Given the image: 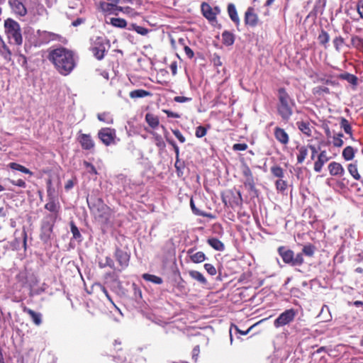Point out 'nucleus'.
I'll return each mask as SVG.
<instances>
[{
	"mask_svg": "<svg viewBox=\"0 0 363 363\" xmlns=\"http://www.w3.org/2000/svg\"><path fill=\"white\" fill-rule=\"evenodd\" d=\"M48 59L57 72L64 76L69 74L76 66L74 52L65 48L60 47L51 50Z\"/></svg>",
	"mask_w": 363,
	"mask_h": 363,
	"instance_id": "nucleus-1",
	"label": "nucleus"
},
{
	"mask_svg": "<svg viewBox=\"0 0 363 363\" xmlns=\"http://www.w3.org/2000/svg\"><path fill=\"white\" fill-rule=\"evenodd\" d=\"M277 96V113L284 121L288 122L293 115L296 106L295 101L284 88L279 89Z\"/></svg>",
	"mask_w": 363,
	"mask_h": 363,
	"instance_id": "nucleus-2",
	"label": "nucleus"
},
{
	"mask_svg": "<svg viewBox=\"0 0 363 363\" xmlns=\"http://www.w3.org/2000/svg\"><path fill=\"white\" fill-rule=\"evenodd\" d=\"M5 32L10 42L16 45H21L23 38L21 33L19 24L11 19L8 18L4 21Z\"/></svg>",
	"mask_w": 363,
	"mask_h": 363,
	"instance_id": "nucleus-3",
	"label": "nucleus"
},
{
	"mask_svg": "<svg viewBox=\"0 0 363 363\" xmlns=\"http://www.w3.org/2000/svg\"><path fill=\"white\" fill-rule=\"evenodd\" d=\"M98 137L106 146L115 145L119 141L116 131L111 128H102L98 132Z\"/></svg>",
	"mask_w": 363,
	"mask_h": 363,
	"instance_id": "nucleus-4",
	"label": "nucleus"
},
{
	"mask_svg": "<svg viewBox=\"0 0 363 363\" xmlns=\"http://www.w3.org/2000/svg\"><path fill=\"white\" fill-rule=\"evenodd\" d=\"M91 40L92 42L90 49L93 55L98 60L103 59L105 52L108 47L106 39L104 37H96Z\"/></svg>",
	"mask_w": 363,
	"mask_h": 363,
	"instance_id": "nucleus-5",
	"label": "nucleus"
},
{
	"mask_svg": "<svg viewBox=\"0 0 363 363\" xmlns=\"http://www.w3.org/2000/svg\"><path fill=\"white\" fill-rule=\"evenodd\" d=\"M297 315V311L290 308L281 313L274 321V326L276 328L285 326L294 321Z\"/></svg>",
	"mask_w": 363,
	"mask_h": 363,
	"instance_id": "nucleus-6",
	"label": "nucleus"
},
{
	"mask_svg": "<svg viewBox=\"0 0 363 363\" xmlns=\"http://www.w3.org/2000/svg\"><path fill=\"white\" fill-rule=\"evenodd\" d=\"M88 206L91 211L99 217H101L106 220L108 218L109 216V208L104 203L101 199H98L95 203H92L89 200H87Z\"/></svg>",
	"mask_w": 363,
	"mask_h": 363,
	"instance_id": "nucleus-7",
	"label": "nucleus"
},
{
	"mask_svg": "<svg viewBox=\"0 0 363 363\" xmlns=\"http://www.w3.org/2000/svg\"><path fill=\"white\" fill-rule=\"evenodd\" d=\"M56 215H48L44 218L42 223V232L45 236L50 237L52 231L53 225L56 221Z\"/></svg>",
	"mask_w": 363,
	"mask_h": 363,
	"instance_id": "nucleus-8",
	"label": "nucleus"
},
{
	"mask_svg": "<svg viewBox=\"0 0 363 363\" xmlns=\"http://www.w3.org/2000/svg\"><path fill=\"white\" fill-rule=\"evenodd\" d=\"M9 6L12 11L17 16H25L27 13V9L23 2V0H9Z\"/></svg>",
	"mask_w": 363,
	"mask_h": 363,
	"instance_id": "nucleus-9",
	"label": "nucleus"
},
{
	"mask_svg": "<svg viewBox=\"0 0 363 363\" xmlns=\"http://www.w3.org/2000/svg\"><path fill=\"white\" fill-rule=\"evenodd\" d=\"M37 38L40 44H47L50 41L57 40L59 35L52 32L38 30L37 31Z\"/></svg>",
	"mask_w": 363,
	"mask_h": 363,
	"instance_id": "nucleus-10",
	"label": "nucleus"
},
{
	"mask_svg": "<svg viewBox=\"0 0 363 363\" xmlns=\"http://www.w3.org/2000/svg\"><path fill=\"white\" fill-rule=\"evenodd\" d=\"M115 257L122 268H125L128 266L130 256L126 252L117 248L116 250Z\"/></svg>",
	"mask_w": 363,
	"mask_h": 363,
	"instance_id": "nucleus-11",
	"label": "nucleus"
},
{
	"mask_svg": "<svg viewBox=\"0 0 363 363\" xmlns=\"http://www.w3.org/2000/svg\"><path fill=\"white\" fill-rule=\"evenodd\" d=\"M278 252L286 264L293 265L294 253L292 250H287L284 247H279Z\"/></svg>",
	"mask_w": 363,
	"mask_h": 363,
	"instance_id": "nucleus-12",
	"label": "nucleus"
},
{
	"mask_svg": "<svg viewBox=\"0 0 363 363\" xmlns=\"http://www.w3.org/2000/svg\"><path fill=\"white\" fill-rule=\"evenodd\" d=\"M328 170L332 176L342 177L345 174L342 165L336 162H332L328 165Z\"/></svg>",
	"mask_w": 363,
	"mask_h": 363,
	"instance_id": "nucleus-13",
	"label": "nucleus"
},
{
	"mask_svg": "<svg viewBox=\"0 0 363 363\" xmlns=\"http://www.w3.org/2000/svg\"><path fill=\"white\" fill-rule=\"evenodd\" d=\"M329 160V157L327 155V152L325 150H323L320 152L317 161L315 162L314 164V170L316 172H320L325 162Z\"/></svg>",
	"mask_w": 363,
	"mask_h": 363,
	"instance_id": "nucleus-14",
	"label": "nucleus"
},
{
	"mask_svg": "<svg viewBox=\"0 0 363 363\" xmlns=\"http://www.w3.org/2000/svg\"><path fill=\"white\" fill-rule=\"evenodd\" d=\"M258 18L251 7L248 8L245 12V21L247 25L255 26L257 24Z\"/></svg>",
	"mask_w": 363,
	"mask_h": 363,
	"instance_id": "nucleus-15",
	"label": "nucleus"
},
{
	"mask_svg": "<svg viewBox=\"0 0 363 363\" xmlns=\"http://www.w3.org/2000/svg\"><path fill=\"white\" fill-rule=\"evenodd\" d=\"M274 137L282 145H286L289 143V137L287 133L279 127L274 128Z\"/></svg>",
	"mask_w": 363,
	"mask_h": 363,
	"instance_id": "nucleus-16",
	"label": "nucleus"
},
{
	"mask_svg": "<svg viewBox=\"0 0 363 363\" xmlns=\"http://www.w3.org/2000/svg\"><path fill=\"white\" fill-rule=\"evenodd\" d=\"M60 208L59 202L56 201L53 198H50L45 205V208L52 213L50 215H56L57 217L58 216Z\"/></svg>",
	"mask_w": 363,
	"mask_h": 363,
	"instance_id": "nucleus-17",
	"label": "nucleus"
},
{
	"mask_svg": "<svg viewBox=\"0 0 363 363\" xmlns=\"http://www.w3.org/2000/svg\"><path fill=\"white\" fill-rule=\"evenodd\" d=\"M79 142L83 149L91 150L94 147V142L89 135L82 134L80 136Z\"/></svg>",
	"mask_w": 363,
	"mask_h": 363,
	"instance_id": "nucleus-18",
	"label": "nucleus"
},
{
	"mask_svg": "<svg viewBox=\"0 0 363 363\" xmlns=\"http://www.w3.org/2000/svg\"><path fill=\"white\" fill-rule=\"evenodd\" d=\"M189 275L191 279L198 281L201 285L206 286L208 284L207 279L200 272L196 270L189 271Z\"/></svg>",
	"mask_w": 363,
	"mask_h": 363,
	"instance_id": "nucleus-19",
	"label": "nucleus"
},
{
	"mask_svg": "<svg viewBox=\"0 0 363 363\" xmlns=\"http://www.w3.org/2000/svg\"><path fill=\"white\" fill-rule=\"evenodd\" d=\"M201 11L203 15L210 21L216 20V13L213 11L211 7L206 3L201 4Z\"/></svg>",
	"mask_w": 363,
	"mask_h": 363,
	"instance_id": "nucleus-20",
	"label": "nucleus"
},
{
	"mask_svg": "<svg viewBox=\"0 0 363 363\" xmlns=\"http://www.w3.org/2000/svg\"><path fill=\"white\" fill-rule=\"evenodd\" d=\"M23 311L30 316L33 322L36 325H40L42 323V315L40 313L35 312L27 308H25Z\"/></svg>",
	"mask_w": 363,
	"mask_h": 363,
	"instance_id": "nucleus-21",
	"label": "nucleus"
},
{
	"mask_svg": "<svg viewBox=\"0 0 363 363\" xmlns=\"http://www.w3.org/2000/svg\"><path fill=\"white\" fill-rule=\"evenodd\" d=\"M297 127L299 130L307 136H311L312 130L308 122L299 121L296 123Z\"/></svg>",
	"mask_w": 363,
	"mask_h": 363,
	"instance_id": "nucleus-22",
	"label": "nucleus"
},
{
	"mask_svg": "<svg viewBox=\"0 0 363 363\" xmlns=\"http://www.w3.org/2000/svg\"><path fill=\"white\" fill-rule=\"evenodd\" d=\"M145 121L153 129L157 128L160 124L159 118L150 113L145 115Z\"/></svg>",
	"mask_w": 363,
	"mask_h": 363,
	"instance_id": "nucleus-23",
	"label": "nucleus"
},
{
	"mask_svg": "<svg viewBox=\"0 0 363 363\" xmlns=\"http://www.w3.org/2000/svg\"><path fill=\"white\" fill-rule=\"evenodd\" d=\"M208 244L213 247L214 250L218 251H223L225 249L224 244L216 238H211L208 239Z\"/></svg>",
	"mask_w": 363,
	"mask_h": 363,
	"instance_id": "nucleus-24",
	"label": "nucleus"
},
{
	"mask_svg": "<svg viewBox=\"0 0 363 363\" xmlns=\"http://www.w3.org/2000/svg\"><path fill=\"white\" fill-rule=\"evenodd\" d=\"M0 54L6 60H11V52L2 40H0Z\"/></svg>",
	"mask_w": 363,
	"mask_h": 363,
	"instance_id": "nucleus-25",
	"label": "nucleus"
},
{
	"mask_svg": "<svg viewBox=\"0 0 363 363\" xmlns=\"http://www.w3.org/2000/svg\"><path fill=\"white\" fill-rule=\"evenodd\" d=\"M228 13L230 19L237 25L240 23V19L237 13V10L233 4H229L228 6Z\"/></svg>",
	"mask_w": 363,
	"mask_h": 363,
	"instance_id": "nucleus-26",
	"label": "nucleus"
},
{
	"mask_svg": "<svg viewBox=\"0 0 363 363\" xmlns=\"http://www.w3.org/2000/svg\"><path fill=\"white\" fill-rule=\"evenodd\" d=\"M128 30H134L137 33H138V34H140L141 35H147L149 33V32L150 31V30H149V29H147L146 28L138 26L135 23L130 24L128 28Z\"/></svg>",
	"mask_w": 363,
	"mask_h": 363,
	"instance_id": "nucleus-27",
	"label": "nucleus"
},
{
	"mask_svg": "<svg viewBox=\"0 0 363 363\" xmlns=\"http://www.w3.org/2000/svg\"><path fill=\"white\" fill-rule=\"evenodd\" d=\"M297 150L298 151L297 155V162L298 163L301 164L308 155V148L306 146H298Z\"/></svg>",
	"mask_w": 363,
	"mask_h": 363,
	"instance_id": "nucleus-28",
	"label": "nucleus"
},
{
	"mask_svg": "<svg viewBox=\"0 0 363 363\" xmlns=\"http://www.w3.org/2000/svg\"><path fill=\"white\" fill-rule=\"evenodd\" d=\"M347 170L350 175L355 179V180H360L361 176L358 172L357 169V165L355 163H351L349 164L347 166Z\"/></svg>",
	"mask_w": 363,
	"mask_h": 363,
	"instance_id": "nucleus-29",
	"label": "nucleus"
},
{
	"mask_svg": "<svg viewBox=\"0 0 363 363\" xmlns=\"http://www.w3.org/2000/svg\"><path fill=\"white\" fill-rule=\"evenodd\" d=\"M222 40L225 45H232L235 41L234 35L230 32L225 30L222 33Z\"/></svg>",
	"mask_w": 363,
	"mask_h": 363,
	"instance_id": "nucleus-30",
	"label": "nucleus"
},
{
	"mask_svg": "<svg viewBox=\"0 0 363 363\" xmlns=\"http://www.w3.org/2000/svg\"><path fill=\"white\" fill-rule=\"evenodd\" d=\"M355 151L351 146L346 147L342 151V157L347 161L352 160L354 157Z\"/></svg>",
	"mask_w": 363,
	"mask_h": 363,
	"instance_id": "nucleus-31",
	"label": "nucleus"
},
{
	"mask_svg": "<svg viewBox=\"0 0 363 363\" xmlns=\"http://www.w3.org/2000/svg\"><path fill=\"white\" fill-rule=\"evenodd\" d=\"M150 93L149 91H147L143 89H136L134 91H130V96L132 99H136V98H143L147 96H150Z\"/></svg>",
	"mask_w": 363,
	"mask_h": 363,
	"instance_id": "nucleus-32",
	"label": "nucleus"
},
{
	"mask_svg": "<svg viewBox=\"0 0 363 363\" xmlns=\"http://www.w3.org/2000/svg\"><path fill=\"white\" fill-rule=\"evenodd\" d=\"M143 278L145 281H150V282H152L156 284H161L163 282L162 278H160L157 276L153 275V274H143Z\"/></svg>",
	"mask_w": 363,
	"mask_h": 363,
	"instance_id": "nucleus-33",
	"label": "nucleus"
},
{
	"mask_svg": "<svg viewBox=\"0 0 363 363\" xmlns=\"http://www.w3.org/2000/svg\"><path fill=\"white\" fill-rule=\"evenodd\" d=\"M340 127L344 130L345 133L350 135L351 138L352 137V127L346 118H340Z\"/></svg>",
	"mask_w": 363,
	"mask_h": 363,
	"instance_id": "nucleus-34",
	"label": "nucleus"
},
{
	"mask_svg": "<svg viewBox=\"0 0 363 363\" xmlns=\"http://www.w3.org/2000/svg\"><path fill=\"white\" fill-rule=\"evenodd\" d=\"M9 165L10 168L12 169L17 170V171H19V172H21L23 173L28 174L30 175L33 174V173L28 169H27L26 167H23V165H21L20 164H18L16 162H11Z\"/></svg>",
	"mask_w": 363,
	"mask_h": 363,
	"instance_id": "nucleus-35",
	"label": "nucleus"
},
{
	"mask_svg": "<svg viewBox=\"0 0 363 363\" xmlns=\"http://www.w3.org/2000/svg\"><path fill=\"white\" fill-rule=\"evenodd\" d=\"M340 78L342 79L346 80L350 84L352 85H357V77L354 76V74H350V73H344L340 75Z\"/></svg>",
	"mask_w": 363,
	"mask_h": 363,
	"instance_id": "nucleus-36",
	"label": "nucleus"
},
{
	"mask_svg": "<svg viewBox=\"0 0 363 363\" xmlns=\"http://www.w3.org/2000/svg\"><path fill=\"white\" fill-rule=\"evenodd\" d=\"M111 23L113 26L121 28H125L127 26L126 21L123 18H111Z\"/></svg>",
	"mask_w": 363,
	"mask_h": 363,
	"instance_id": "nucleus-37",
	"label": "nucleus"
},
{
	"mask_svg": "<svg viewBox=\"0 0 363 363\" xmlns=\"http://www.w3.org/2000/svg\"><path fill=\"white\" fill-rule=\"evenodd\" d=\"M270 171H271V173L274 177H276L279 179H281L284 176V169L278 165L272 166L270 169Z\"/></svg>",
	"mask_w": 363,
	"mask_h": 363,
	"instance_id": "nucleus-38",
	"label": "nucleus"
},
{
	"mask_svg": "<svg viewBox=\"0 0 363 363\" xmlns=\"http://www.w3.org/2000/svg\"><path fill=\"white\" fill-rule=\"evenodd\" d=\"M191 259L194 263H201L206 259V255L203 252H197L191 256Z\"/></svg>",
	"mask_w": 363,
	"mask_h": 363,
	"instance_id": "nucleus-39",
	"label": "nucleus"
},
{
	"mask_svg": "<svg viewBox=\"0 0 363 363\" xmlns=\"http://www.w3.org/2000/svg\"><path fill=\"white\" fill-rule=\"evenodd\" d=\"M99 266L100 268H104L106 267H109L111 269L114 268V262L113 259L109 257H106L105 260L99 261Z\"/></svg>",
	"mask_w": 363,
	"mask_h": 363,
	"instance_id": "nucleus-40",
	"label": "nucleus"
},
{
	"mask_svg": "<svg viewBox=\"0 0 363 363\" xmlns=\"http://www.w3.org/2000/svg\"><path fill=\"white\" fill-rule=\"evenodd\" d=\"M83 165L84 168L86 169V171L87 173L90 174L91 175H96L97 171L95 168V167L91 164L90 162L87 161H84Z\"/></svg>",
	"mask_w": 363,
	"mask_h": 363,
	"instance_id": "nucleus-41",
	"label": "nucleus"
},
{
	"mask_svg": "<svg viewBox=\"0 0 363 363\" xmlns=\"http://www.w3.org/2000/svg\"><path fill=\"white\" fill-rule=\"evenodd\" d=\"M97 118L99 121L105 122L108 124L113 123V119L109 116L107 113H101L97 115Z\"/></svg>",
	"mask_w": 363,
	"mask_h": 363,
	"instance_id": "nucleus-42",
	"label": "nucleus"
},
{
	"mask_svg": "<svg viewBox=\"0 0 363 363\" xmlns=\"http://www.w3.org/2000/svg\"><path fill=\"white\" fill-rule=\"evenodd\" d=\"M276 188L278 191H284L287 188V183L286 181L279 179L275 182Z\"/></svg>",
	"mask_w": 363,
	"mask_h": 363,
	"instance_id": "nucleus-43",
	"label": "nucleus"
},
{
	"mask_svg": "<svg viewBox=\"0 0 363 363\" xmlns=\"http://www.w3.org/2000/svg\"><path fill=\"white\" fill-rule=\"evenodd\" d=\"M154 136L155 142L157 146L159 147H164L165 146V143L162 138V136L157 133H152Z\"/></svg>",
	"mask_w": 363,
	"mask_h": 363,
	"instance_id": "nucleus-44",
	"label": "nucleus"
},
{
	"mask_svg": "<svg viewBox=\"0 0 363 363\" xmlns=\"http://www.w3.org/2000/svg\"><path fill=\"white\" fill-rule=\"evenodd\" d=\"M71 232L73 235V238L74 239H79L81 238V233L78 229V228L74 225L73 222L70 223Z\"/></svg>",
	"mask_w": 363,
	"mask_h": 363,
	"instance_id": "nucleus-45",
	"label": "nucleus"
},
{
	"mask_svg": "<svg viewBox=\"0 0 363 363\" xmlns=\"http://www.w3.org/2000/svg\"><path fill=\"white\" fill-rule=\"evenodd\" d=\"M174 167L177 169V175L179 177L182 176L183 172H182V169H184V162H181L179 160V159H177L176 160V162H175V164H174Z\"/></svg>",
	"mask_w": 363,
	"mask_h": 363,
	"instance_id": "nucleus-46",
	"label": "nucleus"
},
{
	"mask_svg": "<svg viewBox=\"0 0 363 363\" xmlns=\"http://www.w3.org/2000/svg\"><path fill=\"white\" fill-rule=\"evenodd\" d=\"M303 262V257L301 253L297 254L296 256L294 255V261L292 266L301 265Z\"/></svg>",
	"mask_w": 363,
	"mask_h": 363,
	"instance_id": "nucleus-47",
	"label": "nucleus"
},
{
	"mask_svg": "<svg viewBox=\"0 0 363 363\" xmlns=\"http://www.w3.org/2000/svg\"><path fill=\"white\" fill-rule=\"evenodd\" d=\"M244 184L245 186L248 187V189L251 190L253 189L255 187V182L253 177L252 176L250 177H245Z\"/></svg>",
	"mask_w": 363,
	"mask_h": 363,
	"instance_id": "nucleus-48",
	"label": "nucleus"
},
{
	"mask_svg": "<svg viewBox=\"0 0 363 363\" xmlns=\"http://www.w3.org/2000/svg\"><path fill=\"white\" fill-rule=\"evenodd\" d=\"M302 251L307 256H312L314 254V248L311 245H305Z\"/></svg>",
	"mask_w": 363,
	"mask_h": 363,
	"instance_id": "nucleus-49",
	"label": "nucleus"
},
{
	"mask_svg": "<svg viewBox=\"0 0 363 363\" xmlns=\"http://www.w3.org/2000/svg\"><path fill=\"white\" fill-rule=\"evenodd\" d=\"M204 269L206 272L211 276H213L216 274V269L213 265L209 263H206L204 264Z\"/></svg>",
	"mask_w": 363,
	"mask_h": 363,
	"instance_id": "nucleus-50",
	"label": "nucleus"
},
{
	"mask_svg": "<svg viewBox=\"0 0 363 363\" xmlns=\"http://www.w3.org/2000/svg\"><path fill=\"white\" fill-rule=\"evenodd\" d=\"M206 129L204 127L199 125L196 128L195 135L197 138H202L206 135Z\"/></svg>",
	"mask_w": 363,
	"mask_h": 363,
	"instance_id": "nucleus-51",
	"label": "nucleus"
},
{
	"mask_svg": "<svg viewBox=\"0 0 363 363\" xmlns=\"http://www.w3.org/2000/svg\"><path fill=\"white\" fill-rule=\"evenodd\" d=\"M172 133L179 140L180 143H184L186 141L185 137L182 134V133L179 130H173Z\"/></svg>",
	"mask_w": 363,
	"mask_h": 363,
	"instance_id": "nucleus-52",
	"label": "nucleus"
},
{
	"mask_svg": "<svg viewBox=\"0 0 363 363\" xmlns=\"http://www.w3.org/2000/svg\"><path fill=\"white\" fill-rule=\"evenodd\" d=\"M174 101L177 103H186L191 101V98L177 96L174 98Z\"/></svg>",
	"mask_w": 363,
	"mask_h": 363,
	"instance_id": "nucleus-53",
	"label": "nucleus"
},
{
	"mask_svg": "<svg viewBox=\"0 0 363 363\" xmlns=\"http://www.w3.org/2000/svg\"><path fill=\"white\" fill-rule=\"evenodd\" d=\"M247 148V145L245 143H236L233 145V149L238 151H244Z\"/></svg>",
	"mask_w": 363,
	"mask_h": 363,
	"instance_id": "nucleus-54",
	"label": "nucleus"
},
{
	"mask_svg": "<svg viewBox=\"0 0 363 363\" xmlns=\"http://www.w3.org/2000/svg\"><path fill=\"white\" fill-rule=\"evenodd\" d=\"M318 38L322 44H325L328 42L329 35L326 32L323 31L321 34L319 35Z\"/></svg>",
	"mask_w": 363,
	"mask_h": 363,
	"instance_id": "nucleus-55",
	"label": "nucleus"
},
{
	"mask_svg": "<svg viewBox=\"0 0 363 363\" xmlns=\"http://www.w3.org/2000/svg\"><path fill=\"white\" fill-rule=\"evenodd\" d=\"M333 145L337 147H340L343 145L344 143L342 139L337 138V136H333Z\"/></svg>",
	"mask_w": 363,
	"mask_h": 363,
	"instance_id": "nucleus-56",
	"label": "nucleus"
},
{
	"mask_svg": "<svg viewBox=\"0 0 363 363\" xmlns=\"http://www.w3.org/2000/svg\"><path fill=\"white\" fill-rule=\"evenodd\" d=\"M11 183L21 188H25L26 186V182L23 179L11 180Z\"/></svg>",
	"mask_w": 363,
	"mask_h": 363,
	"instance_id": "nucleus-57",
	"label": "nucleus"
},
{
	"mask_svg": "<svg viewBox=\"0 0 363 363\" xmlns=\"http://www.w3.org/2000/svg\"><path fill=\"white\" fill-rule=\"evenodd\" d=\"M314 92L320 94L321 92L329 93V89L326 86H317L314 88Z\"/></svg>",
	"mask_w": 363,
	"mask_h": 363,
	"instance_id": "nucleus-58",
	"label": "nucleus"
},
{
	"mask_svg": "<svg viewBox=\"0 0 363 363\" xmlns=\"http://www.w3.org/2000/svg\"><path fill=\"white\" fill-rule=\"evenodd\" d=\"M242 174H243L245 178L250 177L252 176V172H251L250 169L249 168V167H247V166L243 167Z\"/></svg>",
	"mask_w": 363,
	"mask_h": 363,
	"instance_id": "nucleus-59",
	"label": "nucleus"
},
{
	"mask_svg": "<svg viewBox=\"0 0 363 363\" xmlns=\"http://www.w3.org/2000/svg\"><path fill=\"white\" fill-rule=\"evenodd\" d=\"M184 52H185L186 55L189 58L191 59V58L194 57V53L193 50L189 47L185 46L184 47Z\"/></svg>",
	"mask_w": 363,
	"mask_h": 363,
	"instance_id": "nucleus-60",
	"label": "nucleus"
},
{
	"mask_svg": "<svg viewBox=\"0 0 363 363\" xmlns=\"http://www.w3.org/2000/svg\"><path fill=\"white\" fill-rule=\"evenodd\" d=\"M97 286L101 289V291L104 294V295L106 296V298L113 303L112 299L110 297L108 292L106 289V288L102 286L101 284H97Z\"/></svg>",
	"mask_w": 363,
	"mask_h": 363,
	"instance_id": "nucleus-61",
	"label": "nucleus"
},
{
	"mask_svg": "<svg viewBox=\"0 0 363 363\" xmlns=\"http://www.w3.org/2000/svg\"><path fill=\"white\" fill-rule=\"evenodd\" d=\"M164 112L167 114V117L169 118H179L180 117V116L178 113L168 110H165L164 111Z\"/></svg>",
	"mask_w": 363,
	"mask_h": 363,
	"instance_id": "nucleus-62",
	"label": "nucleus"
},
{
	"mask_svg": "<svg viewBox=\"0 0 363 363\" xmlns=\"http://www.w3.org/2000/svg\"><path fill=\"white\" fill-rule=\"evenodd\" d=\"M357 11L359 16L363 18V3L359 2L357 6Z\"/></svg>",
	"mask_w": 363,
	"mask_h": 363,
	"instance_id": "nucleus-63",
	"label": "nucleus"
},
{
	"mask_svg": "<svg viewBox=\"0 0 363 363\" xmlns=\"http://www.w3.org/2000/svg\"><path fill=\"white\" fill-rule=\"evenodd\" d=\"M353 233H354V230L352 228H348V229L345 230V236L347 238V237L350 238L351 239L354 240V237L352 235Z\"/></svg>",
	"mask_w": 363,
	"mask_h": 363,
	"instance_id": "nucleus-64",
	"label": "nucleus"
}]
</instances>
